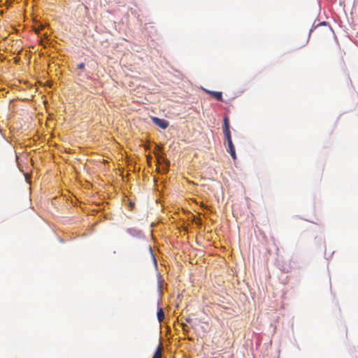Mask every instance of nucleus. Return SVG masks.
Instances as JSON below:
<instances>
[{
    "mask_svg": "<svg viewBox=\"0 0 358 358\" xmlns=\"http://www.w3.org/2000/svg\"><path fill=\"white\" fill-rule=\"evenodd\" d=\"M152 120L154 124L163 129H165L169 127V122L166 120L160 119L157 117H152Z\"/></svg>",
    "mask_w": 358,
    "mask_h": 358,
    "instance_id": "obj_2",
    "label": "nucleus"
},
{
    "mask_svg": "<svg viewBox=\"0 0 358 358\" xmlns=\"http://www.w3.org/2000/svg\"><path fill=\"white\" fill-rule=\"evenodd\" d=\"M327 24V22H321L320 24V25H326Z\"/></svg>",
    "mask_w": 358,
    "mask_h": 358,
    "instance_id": "obj_9",
    "label": "nucleus"
},
{
    "mask_svg": "<svg viewBox=\"0 0 358 358\" xmlns=\"http://www.w3.org/2000/svg\"><path fill=\"white\" fill-rule=\"evenodd\" d=\"M133 231L132 229H128L127 232L131 234V231Z\"/></svg>",
    "mask_w": 358,
    "mask_h": 358,
    "instance_id": "obj_8",
    "label": "nucleus"
},
{
    "mask_svg": "<svg viewBox=\"0 0 358 358\" xmlns=\"http://www.w3.org/2000/svg\"><path fill=\"white\" fill-rule=\"evenodd\" d=\"M157 319L159 322L164 320V313L162 308H159L157 313Z\"/></svg>",
    "mask_w": 358,
    "mask_h": 358,
    "instance_id": "obj_5",
    "label": "nucleus"
},
{
    "mask_svg": "<svg viewBox=\"0 0 358 358\" xmlns=\"http://www.w3.org/2000/svg\"><path fill=\"white\" fill-rule=\"evenodd\" d=\"M157 150H158V151H160V150H161V148H160V147H159V146H157Z\"/></svg>",
    "mask_w": 358,
    "mask_h": 358,
    "instance_id": "obj_10",
    "label": "nucleus"
},
{
    "mask_svg": "<svg viewBox=\"0 0 358 358\" xmlns=\"http://www.w3.org/2000/svg\"><path fill=\"white\" fill-rule=\"evenodd\" d=\"M162 343H159L152 358H162Z\"/></svg>",
    "mask_w": 358,
    "mask_h": 358,
    "instance_id": "obj_4",
    "label": "nucleus"
},
{
    "mask_svg": "<svg viewBox=\"0 0 358 358\" xmlns=\"http://www.w3.org/2000/svg\"><path fill=\"white\" fill-rule=\"evenodd\" d=\"M205 92L215 97L217 101H223L222 94L221 92L210 91L208 90H205Z\"/></svg>",
    "mask_w": 358,
    "mask_h": 358,
    "instance_id": "obj_3",
    "label": "nucleus"
},
{
    "mask_svg": "<svg viewBox=\"0 0 358 358\" xmlns=\"http://www.w3.org/2000/svg\"><path fill=\"white\" fill-rule=\"evenodd\" d=\"M223 133L227 141V151L230 153L233 159L235 160L236 159V155L235 148L231 139V131L229 129V120L227 116H225L223 120Z\"/></svg>",
    "mask_w": 358,
    "mask_h": 358,
    "instance_id": "obj_1",
    "label": "nucleus"
},
{
    "mask_svg": "<svg viewBox=\"0 0 358 358\" xmlns=\"http://www.w3.org/2000/svg\"><path fill=\"white\" fill-rule=\"evenodd\" d=\"M85 64L84 63H80V64H78L77 65V69L78 70H83L85 69Z\"/></svg>",
    "mask_w": 358,
    "mask_h": 358,
    "instance_id": "obj_7",
    "label": "nucleus"
},
{
    "mask_svg": "<svg viewBox=\"0 0 358 358\" xmlns=\"http://www.w3.org/2000/svg\"><path fill=\"white\" fill-rule=\"evenodd\" d=\"M155 155L157 156V159H158V161H159V162H164V163L166 164V166H167V167H169V165H170V162H169L168 159H165L164 157H163L160 156V155H159V154H157V153H155Z\"/></svg>",
    "mask_w": 358,
    "mask_h": 358,
    "instance_id": "obj_6",
    "label": "nucleus"
}]
</instances>
